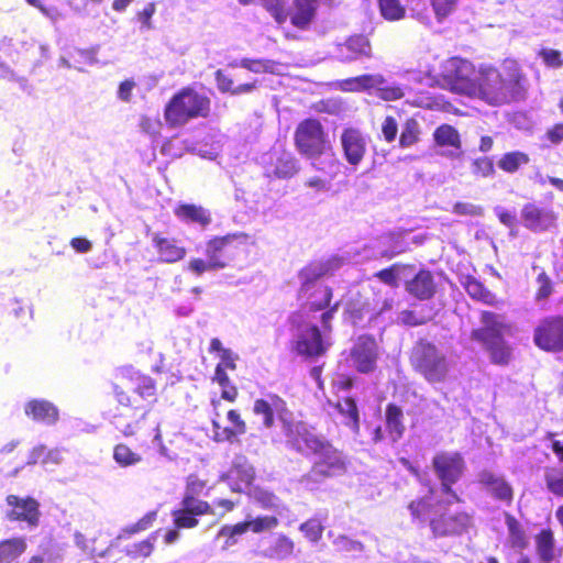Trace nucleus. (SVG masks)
I'll list each match as a JSON object with an SVG mask.
<instances>
[{
	"mask_svg": "<svg viewBox=\"0 0 563 563\" xmlns=\"http://www.w3.org/2000/svg\"><path fill=\"white\" fill-rule=\"evenodd\" d=\"M455 500H433L431 496L412 499L408 510L413 522L428 527L434 539L457 538L468 532L473 516L463 508H453Z\"/></svg>",
	"mask_w": 563,
	"mask_h": 563,
	"instance_id": "nucleus-1",
	"label": "nucleus"
},
{
	"mask_svg": "<svg viewBox=\"0 0 563 563\" xmlns=\"http://www.w3.org/2000/svg\"><path fill=\"white\" fill-rule=\"evenodd\" d=\"M112 390L120 407L133 412H141V418L148 412L145 401L150 404L157 400L155 379L132 365L119 366L115 369Z\"/></svg>",
	"mask_w": 563,
	"mask_h": 563,
	"instance_id": "nucleus-2",
	"label": "nucleus"
},
{
	"mask_svg": "<svg viewBox=\"0 0 563 563\" xmlns=\"http://www.w3.org/2000/svg\"><path fill=\"white\" fill-rule=\"evenodd\" d=\"M411 369L429 385L446 383L451 364L446 354L433 342L420 338L409 353Z\"/></svg>",
	"mask_w": 563,
	"mask_h": 563,
	"instance_id": "nucleus-3",
	"label": "nucleus"
},
{
	"mask_svg": "<svg viewBox=\"0 0 563 563\" xmlns=\"http://www.w3.org/2000/svg\"><path fill=\"white\" fill-rule=\"evenodd\" d=\"M211 113V99L192 87H184L166 103L164 118L172 128L187 124L195 119H207Z\"/></svg>",
	"mask_w": 563,
	"mask_h": 563,
	"instance_id": "nucleus-4",
	"label": "nucleus"
},
{
	"mask_svg": "<svg viewBox=\"0 0 563 563\" xmlns=\"http://www.w3.org/2000/svg\"><path fill=\"white\" fill-rule=\"evenodd\" d=\"M431 467L440 483L441 494L451 497L456 504H462L463 498L453 486L460 482L466 471L463 455L460 452L440 451L433 455Z\"/></svg>",
	"mask_w": 563,
	"mask_h": 563,
	"instance_id": "nucleus-5",
	"label": "nucleus"
},
{
	"mask_svg": "<svg viewBox=\"0 0 563 563\" xmlns=\"http://www.w3.org/2000/svg\"><path fill=\"white\" fill-rule=\"evenodd\" d=\"M476 91L471 97H477L489 104L499 106L510 102L518 92L519 79L506 80L496 69L477 74Z\"/></svg>",
	"mask_w": 563,
	"mask_h": 563,
	"instance_id": "nucleus-6",
	"label": "nucleus"
},
{
	"mask_svg": "<svg viewBox=\"0 0 563 563\" xmlns=\"http://www.w3.org/2000/svg\"><path fill=\"white\" fill-rule=\"evenodd\" d=\"M438 78L442 86L453 92L472 96L476 91L477 71L474 65L460 57H451L440 66Z\"/></svg>",
	"mask_w": 563,
	"mask_h": 563,
	"instance_id": "nucleus-7",
	"label": "nucleus"
},
{
	"mask_svg": "<svg viewBox=\"0 0 563 563\" xmlns=\"http://www.w3.org/2000/svg\"><path fill=\"white\" fill-rule=\"evenodd\" d=\"M331 273L328 262H314L306 265L299 271L300 288L299 294L320 295V298L311 301L310 311L318 312L329 307L333 298V290L330 286L317 284V282Z\"/></svg>",
	"mask_w": 563,
	"mask_h": 563,
	"instance_id": "nucleus-8",
	"label": "nucleus"
},
{
	"mask_svg": "<svg viewBox=\"0 0 563 563\" xmlns=\"http://www.w3.org/2000/svg\"><path fill=\"white\" fill-rule=\"evenodd\" d=\"M249 239L244 232L212 236L206 242L205 255L216 264L218 271L224 269L245 249Z\"/></svg>",
	"mask_w": 563,
	"mask_h": 563,
	"instance_id": "nucleus-9",
	"label": "nucleus"
},
{
	"mask_svg": "<svg viewBox=\"0 0 563 563\" xmlns=\"http://www.w3.org/2000/svg\"><path fill=\"white\" fill-rule=\"evenodd\" d=\"M309 472L303 476L307 482H321L343 475L347 470V459L331 441L313 455Z\"/></svg>",
	"mask_w": 563,
	"mask_h": 563,
	"instance_id": "nucleus-10",
	"label": "nucleus"
},
{
	"mask_svg": "<svg viewBox=\"0 0 563 563\" xmlns=\"http://www.w3.org/2000/svg\"><path fill=\"white\" fill-rule=\"evenodd\" d=\"M253 413L261 418L262 426L265 429L275 427L276 419L282 422L284 432L291 427L294 421L292 412L287 402L277 394H267L265 397L257 398L253 404Z\"/></svg>",
	"mask_w": 563,
	"mask_h": 563,
	"instance_id": "nucleus-11",
	"label": "nucleus"
},
{
	"mask_svg": "<svg viewBox=\"0 0 563 563\" xmlns=\"http://www.w3.org/2000/svg\"><path fill=\"white\" fill-rule=\"evenodd\" d=\"M213 413L211 419L213 439L217 442L234 443L239 438L246 433L247 424L236 409H230L225 415V422L221 419V400H211Z\"/></svg>",
	"mask_w": 563,
	"mask_h": 563,
	"instance_id": "nucleus-12",
	"label": "nucleus"
},
{
	"mask_svg": "<svg viewBox=\"0 0 563 563\" xmlns=\"http://www.w3.org/2000/svg\"><path fill=\"white\" fill-rule=\"evenodd\" d=\"M8 510L5 518L10 522L25 523L29 528H37L41 522V504L32 496L9 494L5 497Z\"/></svg>",
	"mask_w": 563,
	"mask_h": 563,
	"instance_id": "nucleus-13",
	"label": "nucleus"
},
{
	"mask_svg": "<svg viewBox=\"0 0 563 563\" xmlns=\"http://www.w3.org/2000/svg\"><path fill=\"white\" fill-rule=\"evenodd\" d=\"M533 341L544 352H563V314L543 318L534 328Z\"/></svg>",
	"mask_w": 563,
	"mask_h": 563,
	"instance_id": "nucleus-14",
	"label": "nucleus"
},
{
	"mask_svg": "<svg viewBox=\"0 0 563 563\" xmlns=\"http://www.w3.org/2000/svg\"><path fill=\"white\" fill-rule=\"evenodd\" d=\"M289 445L305 456H313L329 442V440L314 433L303 422H291L285 431Z\"/></svg>",
	"mask_w": 563,
	"mask_h": 563,
	"instance_id": "nucleus-15",
	"label": "nucleus"
},
{
	"mask_svg": "<svg viewBox=\"0 0 563 563\" xmlns=\"http://www.w3.org/2000/svg\"><path fill=\"white\" fill-rule=\"evenodd\" d=\"M213 514L208 501L186 494L183 496L180 508L172 511L174 527L177 529H192L199 525V516Z\"/></svg>",
	"mask_w": 563,
	"mask_h": 563,
	"instance_id": "nucleus-16",
	"label": "nucleus"
},
{
	"mask_svg": "<svg viewBox=\"0 0 563 563\" xmlns=\"http://www.w3.org/2000/svg\"><path fill=\"white\" fill-rule=\"evenodd\" d=\"M350 357L358 373L374 372L378 360V346L375 338L369 334L360 335L350 350Z\"/></svg>",
	"mask_w": 563,
	"mask_h": 563,
	"instance_id": "nucleus-17",
	"label": "nucleus"
},
{
	"mask_svg": "<svg viewBox=\"0 0 563 563\" xmlns=\"http://www.w3.org/2000/svg\"><path fill=\"white\" fill-rule=\"evenodd\" d=\"M233 493H245L255 479V468L245 456H238L230 468L221 475Z\"/></svg>",
	"mask_w": 563,
	"mask_h": 563,
	"instance_id": "nucleus-18",
	"label": "nucleus"
},
{
	"mask_svg": "<svg viewBox=\"0 0 563 563\" xmlns=\"http://www.w3.org/2000/svg\"><path fill=\"white\" fill-rule=\"evenodd\" d=\"M264 175L268 179H286L297 173V166L290 154L274 150L263 157Z\"/></svg>",
	"mask_w": 563,
	"mask_h": 563,
	"instance_id": "nucleus-19",
	"label": "nucleus"
},
{
	"mask_svg": "<svg viewBox=\"0 0 563 563\" xmlns=\"http://www.w3.org/2000/svg\"><path fill=\"white\" fill-rule=\"evenodd\" d=\"M329 343L322 338L318 325L311 324L300 334L295 343V350L299 355L316 358L327 353Z\"/></svg>",
	"mask_w": 563,
	"mask_h": 563,
	"instance_id": "nucleus-20",
	"label": "nucleus"
},
{
	"mask_svg": "<svg viewBox=\"0 0 563 563\" xmlns=\"http://www.w3.org/2000/svg\"><path fill=\"white\" fill-rule=\"evenodd\" d=\"M479 321L483 324L481 328L471 331V339L473 341H485L492 336L498 338L505 333H510V324L504 321V317L489 310H482L479 313Z\"/></svg>",
	"mask_w": 563,
	"mask_h": 563,
	"instance_id": "nucleus-21",
	"label": "nucleus"
},
{
	"mask_svg": "<svg viewBox=\"0 0 563 563\" xmlns=\"http://www.w3.org/2000/svg\"><path fill=\"white\" fill-rule=\"evenodd\" d=\"M341 62L369 59L373 56L369 38L364 34H352L338 45Z\"/></svg>",
	"mask_w": 563,
	"mask_h": 563,
	"instance_id": "nucleus-22",
	"label": "nucleus"
},
{
	"mask_svg": "<svg viewBox=\"0 0 563 563\" xmlns=\"http://www.w3.org/2000/svg\"><path fill=\"white\" fill-rule=\"evenodd\" d=\"M405 289L411 297L424 301L435 296L438 285L433 273L430 269L421 268L405 283Z\"/></svg>",
	"mask_w": 563,
	"mask_h": 563,
	"instance_id": "nucleus-23",
	"label": "nucleus"
},
{
	"mask_svg": "<svg viewBox=\"0 0 563 563\" xmlns=\"http://www.w3.org/2000/svg\"><path fill=\"white\" fill-rule=\"evenodd\" d=\"M152 243L162 263L174 264L186 257L187 250L176 238L156 232L152 235Z\"/></svg>",
	"mask_w": 563,
	"mask_h": 563,
	"instance_id": "nucleus-24",
	"label": "nucleus"
},
{
	"mask_svg": "<svg viewBox=\"0 0 563 563\" xmlns=\"http://www.w3.org/2000/svg\"><path fill=\"white\" fill-rule=\"evenodd\" d=\"M533 547L538 563H552L560 555L551 527L542 528L533 536Z\"/></svg>",
	"mask_w": 563,
	"mask_h": 563,
	"instance_id": "nucleus-25",
	"label": "nucleus"
},
{
	"mask_svg": "<svg viewBox=\"0 0 563 563\" xmlns=\"http://www.w3.org/2000/svg\"><path fill=\"white\" fill-rule=\"evenodd\" d=\"M319 0H292L288 10V18L292 26L298 30L310 27L317 16Z\"/></svg>",
	"mask_w": 563,
	"mask_h": 563,
	"instance_id": "nucleus-26",
	"label": "nucleus"
},
{
	"mask_svg": "<svg viewBox=\"0 0 563 563\" xmlns=\"http://www.w3.org/2000/svg\"><path fill=\"white\" fill-rule=\"evenodd\" d=\"M24 413L34 422L54 424L59 418L57 407L46 399H31L24 405Z\"/></svg>",
	"mask_w": 563,
	"mask_h": 563,
	"instance_id": "nucleus-27",
	"label": "nucleus"
},
{
	"mask_svg": "<svg viewBox=\"0 0 563 563\" xmlns=\"http://www.w3.org/2000/svg\"><path fill=\"white\" fill-rule=\"evenodd\" d=\"M478 483L496 499L510 504L514 497L511 486L495 473L484 470L478 474Z\"/></svg>",
	"mask_w": 563,
	"mask_h": 563,
	"instance_id": "nucleus-28",
	"label": "nucleus"
},
{
	"mask_svg": "<svg viewBox=\"0 0 563 563\" xmlns=\"http://www.w3.org/2000/svg\"><path fill=\"white\" fill-rule=\"evenodd\" d=\"M462 286L466 294L477 302H481L490 307H498L503 303V300L493 292L487 286L474 276L467 275L462 282Z\"/></svg>",
	"mask_w": 563,
	"mask_h": 563,
	"instance_id": "nucleus-29",
	"label": "nucleus"
},
{
	"mask_svg": "<svg viewBox=\"0 0 563 563\" xmlns=\"http://www.w3.org/2000/svg\"><path fill=\"white\" fill-rule=\"evenodd\" d=\"M154 442L158 445L161 454L169 460L177 459L186 452L187 440L183 433L174 432L166 440L163 439L159 428L155 430Z\"/></svg>",
	"mask_w": 563,
	"mask_h": 563,
	"instance_id": "nucleus-30",
	"label": "nucleus"
},
{
	"mask_svg": "<svg viewBox=\"0 0 563 563\" xmlns=\"http://www.w3.org/2000/svg\"><path fill=\"white\" fill-rule=\"evenodd\" d=\"M174 214L187 223H197L202 228L208 227L211 221V213L201 206L194 203H179L174 208Z\"/></svg>",
	"mask_w": 563,
	"mask_h": 563,
	"instance_id": "nucleus-31",
	"label": "nucleus"
},
{
	"mask_svg": "<svg viewBox=\"0 0 563 563\" xmlns=\"http://www.w3.org/2000/svg\"><path fill=\"white\" fill-rule=\"evenodd\" d=\"M385 427L393 441L399 440L405 433L404 412L401 407L395 402H389L386 406Z\"/></svg>",
	"mask_w": 563,
	"mask_h": 563,
	"instance_id": "nucleus-32",
	"label": "nucleus"
},
{
	"mask_svg": "<svg viewBox=\"0 0 563 563\" xmlns=\"http://www.w3.org/2000/svg\"><path fill=\"white\" fill-rule=\"evenodd\" d=\"M489 353L490 361L497 365H507L511 358V349L504 340V335L492 336L485 341H477Z\"/></svg>",
	"mask_w": 563,
	"mask_h": 563,
	"instance_id": "nucleus-33",
	"label": "nucleus"
},
{
	"mask_svg": "<svg viewBox=\"0 0 563 563\" xmlns=\"http://www.w3.org/2000/svg\"><path fill=\"white\" fill-rule=\"evenodd\" d=\"M214 79L217 82V87L220 92L222 93H231V95H244L250 93L258 86V80L254 79L251 82L241 84L238 86H234L233 79L225 74L224 70L218 69L214 73Z\"/></svg>",
	"mask_w": 563,
	"mask_h": 563,
	"instance_id": "nucleus-34",
	"label": "nucleus"
},
{
	"mask_svg": "<svg viewBox=\"0 0 563 563\" xmlns=\"http://www.w3.org/2000/svg\"><path fill=\"white\" fill-rule=\"evenodd\" d=\"M27 549L24 537H12L0 541V563L15 562Z\"/></svg>",
	"mask_w": 563,
	"mask_h": 563,
	"instance_id": "nucleus-35",
	"label": "nucleus"
},
{
	"mask_svg": "<svg viewBox=\"0 0 563 563\" xmlns=\"http://www.w3.org/2000/svg\"><path fill=\"white\" fill-rule=\"evenodd\" d=\"M323 126L314 118H307L299 122L295 132V141H323Z\"/></svg>",
	"mask_w": 563,
	"mask_h": 563,
	"instance_id": "nucleus-36",
	"label": "nucleus"
},
{
	"mask_svg": "<svg viewBox=\"0 0 563 563\" xmlns=\"http://www.w3.org/2000/svg\"><path fill=\"white\" fill-rule=\"evenodd\" d=\"M385 84L382 75L364 74L343 80L344 89L349 91H364Z\"/></svg>",
	"mask_w": 563,
	"mask_h": 563,
	"instance_id": "nucleus-37",
	"label": "nucleus"
},
{
	"mask_svg": "<svg viewBox=\"0 0 563 563\" xmlns=\"http://www.w3.org/2000/svg\"><path fill=\"white\" fill-rule=\"evenodd\" d=\"M380 16L389 22H396L405 19L407 14L406 5L401 0H376Z\"/></svg>",
	"mask_w": 563,
	"mask_h": 563,
	"instance_id": "nucleus-38",
	"label": "nucleus"
},
{
	"mask_svg": "<svg viewBox=\"0 0 563 563\" xmlns=\"http://www.w3.org/2000/svg\"><path fill=\"white\" fill-rule=\"evenodd\" d=\"M245 493L249 498L258 505L262 509L269 510L278 506V497L274 494L273 490L256 485L251 486Z\"/></svg>",
	"mask_w": 563,
	"mask_h": 563,
	"instance_id": "nucleus-39",
	"label": "nucleus"
},
{
	"mask_svg": "<svg viewBox=\"0 0 563 563\" xmlns=\"http://www.w3.org/2000/svg\"><path fill=\"white\" fill-rule=\"evenodd\" d=\"M334 408L346 418L345 424L349 426L354 432L360 430V412L356 401L352 397H345L343 401L334 405Z\"/></svg>",
	"mask_w": 563,
	"mask_h": 563,
	"instance_id": "nucleus-40",
	"label": "nucleus"
},
{
	"mask_svg": "<svg viewBox=\"0 0 563 563\" xmlns=\"http://www.w3.org/2000/svg\"><path fill=\"white\" fill-rule=\"evenodd\" d=\"M294 551V541L286 534H278L265 555L269 559L283 560L292 555Z\"/></svg>",
	"mask_w": 563,
	"mask_h": 563,
	"instance_id": "nucleus-41",
	"label": "nucleus"
},
{
	"mask_svg": "<svg viewBox=\"0 0 563 563\" xmlns=\"http://www.w3.org/2000/svg\"><path fill=\"white\" fill-rule=\"evenodd\" d=\"M212 380L217 383L221 388V399L229 402H235L239 397V389L236 386L231 384L227 371H222L221 367L214 368V375Z\"/></svg>",
	"mask_w": 563,
	"mask_h": 563,
	"instance_id": "nucleus-42",
	"label": "nucleus"
},
{
	"mask_svg": "<svg viewBox=\"0 0 563 563\" xmlns=\"http://www.w3.org/2000/svg\"><path fill=\"white\" fill-rule=\"evenodd\" d=\"M249 531L245 520L235 525H224L219 530V537L224 538L223 548L228 549L239 542V538Z\"/></svg>",
	"mask_w": 563,
	"mask_h": 563,
	"instance_id": "nucleus-43",
	"label": "nucleus"
},
{
	"mask_svg": "<svg viewBox=\"0 0 563 563\" xmlns=\"http://www.w3.org/2000/svg\"><path fill=\"white\" fill-rule=\"evenodd\" d=\"M413 264H404V263H395L389 267L383 268L374 274V277L379 279L383 284L388 285L390 287L398 286V276L397 273L399 271H413Z\"/></svg>",
	"mask_w": 563,
	"mask_h": 563,
	"instance_id": "nucleus-44",
	"label": "nucleus"
},
{
	"mask_svg": "<svg viewBox=\"0 0 563 563\" xmlns=\"http://www.w3.org/2000/svg\"><path fill=\"white\" fill-rule=\"evenodd\" d=\"M240 65L252 71V73H268V74H279L280 63L272 60V59H253V58H243L240 62Z\"/></svg>",
	"mask_w": 563,
	"mask_h": 563,
	"instance_id": "nucleus-45",
	"label": "nucleus"
},
{
	"mask_svg": "<svg viewBox=\"0 0 563 563\" xmlns=\"http://www.w3.org/2000/svg\"><path fill=\"white\" fill-rule=\"evenodd\" d=\"M113 460L121 467H128L140 463L142 456L134 452L128 444L119 443L113 448Z\"/></svg>",
	"mask_w": 563,
	"mask_h": 563,
	"instance_id": "nucleus-46",
	"label": "nucleus"
},
{
	"mask_svg": "<svg viewBox=\"0 0 563 563\" xmlns=\"http://www.w3.org/2000/svg\"><path fill=\"white\" fill-rule=\"evenodd\" d=\"M506 523L509 530L511 548L522 551L526 548V534L518 520L511 515H506Z\"/></svg>",
	"mask_w": 563,
	"mask_h": 563,
	"instance_id": "nucleus-47",
	"label": "nucleus"
},
{
	"mask_svg": "<svg viewBox=\"0 0 563 563\" xmlns=\"http://www.w3.org/2000/svg\"><path fill=\"white\" fill-rule=\"evenodd\" d=\"M324 527L317 517L309 518L299 526V531L307 540L318 543L322 539Z\"/></svg>",
	"mask_w": 563,
	"mask_h": 563,
	"instance_id": "nucleus-48",
	"label": "nucleus"
},
{
	"mask_svg": "<svg viewBox=\"0 0 563 563\" xmlns=\"http://www.w3.org/2000/svg\"><path fill=\"white\" fill-rule=\"evenodd\" d=\"M554 216L551 212L532 209L530 210V230L544 231L554 224Z\"/></svg>",
	"mask_w": 563,
	"mask_h": 563,
	"instance_id": "nucleus-49",
	"label": "nucleus"
},
{
	"mask_svg": "<svg viewBox=\"0 0 563 563\" xmlns=\"http://www.w3.org/2000/svg\"><path fill=\"white\" fill-rule=\"evenodd\" d=\"M263 8L273 16L277 24H283L288 18L285 0H261Z\"/></svg>",
	"mask_w": 563,
	"mask_h": 563,
	"instance_id": "nucleus-50",
	"label": "nucleus"
},
{
	"mask_svg": "<svg viewBox=\"0 0 563 563\" xmlns=\"http://www.w3.org/2000/svg\"><path fill=\"white\" fill-rule=\"evenodd\" d=\"M249 531L253 533H262L275 529L279 525L276 516H258L253 519L245 520Z\"/></svg>",
	"mask_w": 563,
	"mask_h": 563,
	"instance_id": "nucleus-51",
	"label": "nucleus"
},
{
	"mask_svg": "<svg viewBox=\"0 0 563 563\" xmlns=\"http://www.w3.org/2000/svg\"><path fill=\"white\" fill-rule=\"evenodd\" d=\"M429 321V317H426L421 312L411 309L401 310L397 317V323L405 327H419L427 324Z\"/></svg>",
	"mask_w": 563,
	"mask_h": 563,
	"instance_id": "nucleus-52",
	"label": "nucleus"
},
{
	"mask_svg": "<svg viewBox=\"0 0 563 563\" xmlns=\"http://www.w3.org/2000/svg\"><path fill=\"white\" fill-rule=\"evenodd\" d=\"M153 550L154 543L151 538H147L128 548L126 555L134 560L146 559L152 554Z\"/></svg>",
	"mask_w": 563,
	"mask_h": 563,
	"instance_id": "nucleus-53",
	"label": "nucleus"
},
{
	"mask_svg": "<svg viewBox=\"0 0 563 563\" xmlns=\"http://www.w3.org/2000/svg\"><path fill=\"white\" fill-rule=\"evenodd\" d=\"M527 159L526 155L519 152H511L505 154L498 162L501 169L508 173L516 172L519 166Z\"/></svg>",
	"mask_w": 563,
	"mask_h": 563,
	"instance_id": "nucleus-54",
	"label": "nucleus"
},
{
	"mask_svg": "<svg viewBox=\"0 0 563 563\" xmlns=\"http://www.w3.org/2000/svg\"><path fill=\"white\" fill-rule=\"evenodd\" d=\"M19 443L20 442L18 440H13V441H10L9 443L4 444L0 449V471L1 472L7 471V466L10 462H14V461L19 460L18 459L19 453L15 452V449L18 448Z\"/></svg>",
	"mask_w": 563,
	"mask_h": 563,
	"instance_id": "nucleus-55",
	"label": "nucleus"
},
{
	"mask_svg": "<svg viewBox=\"0 0 563 563\" xmlns=\"http://www.w3.org/2000/svg\"><path fill=\"white\" fill-rule=\"evenodd\" d=\"M157 519V510H152L146 512L142 518H140L136 522L128 526L124 531L129 534L139 533L141 531H145L153 526V523Z\"/></svg>",
	"mask_w": 563,
	"mask_h": 563,
	"instance_id": "nucleus-56",
	"label": "nucleus"
},
{
	"mask_svg": "<svg viewBox=\"0 0 563 563\" xmlns=\"http://www.w3.org/2000/svg\"><path fill=\"white\" fill-rule=\"evenodd\" d=\"M430 2L438 21L448 18L457 4V0H430Z\"/></svg>",
	"mask_w": 563,
	"mask_h": 563,
	"instance_id": "nucleus-57",
	"label": "nucleus"
},
{
	"mask_svg": "<svg viewBox=\"0 0 563 563\" xmlns=\"http://www.w3.org/2000/svg\"><path fill=\"white\" fill-rule=\"evenodd\" d=\"M187 269L195 274L196 276H201L207 272L218 271L216 264L211 263V261L208 257H206V260L200 257L191 258L187 264Z\"/></svg>",
	"mask_w": 563,
	"mask_h": 563,
	"instance_id": "nucleus-58",
	"label": "nucleus"
},
{
	"mask_svg": "<svg viewBox=\"0 0 563 563\" xmlns=\"http://www.w3.org/2000/svg\"><path fill=\"white\" fill-rule=\"evenodd\" d=\"M376 96L384 101H396L404 98L405 92L400 86L383 84L376 87Z\"/></svg>",
	"mask_w": 563,
	"mask_h": 563,
	"instance_id": "nucleus-59",
	"label": "nucleus"
},
{
	"mask_svg": "<svg viewBox=\"0 0 563 563\" xmlns=\"http://www.w3.org/2000/svg\"><path fill=\"white\" fill-rule=\"evenodd\" d=\"M452 212L457 216L482 217L484 208L472 202L457 201L453 205Z\"/></svg>",
	"mask_w": 563,
	"mask_h": 563,
	"instance_id": "nucleus-60",
	"label": "nucleus"
},
{
	"mask_svg": "<svg viewBox=\"0 0 563 563\" xmlns=\"http://www.w3.org/2000/svg\"><path fill=\"white\" fill-rule=\"evenodd\" d=\"M419 124L413 118H408L401 124L399 141H418Z\"/></svg>",
	"mask_w": 563,
	"mask_h": 563,
	"instance_id": "nucleus-61",
	"label": "nucleus"
},
{
	"mask_svg": "<svg viewBox=\"0 0 563 563\" xmlns=\"http://www.w3.org/2000/svg\"><path fill=\"white\" fill-rule=\"evenodd\" d=\"M342 145L349 163L353 165L360 163L365 152L363 143H342Z\"/></svg>",
	"mask_w": 563,
	"mask_h": 563,
	"instance_id": "nucleus-62",
	"label": "nucleus"
},
{
	"mask_svg": "<svg viewBox=\"0 0 563 563\" xmlns=\"http://www.w3.org/2000/svg\"><path fill=\"white\" fill-rule=\"evenodd\" d=\"M207 487V482L199 478L196 474H190L186 479V495L199 496Z\"/></svg>",
	"mask_w": 563,
	"mask_h": 563,
	"instance_id": "nucleus-63",
	"label": "nucleus"
},
{
	"mask_svg": "<svg viewBox=\"0 0 563 563\" xmlns=\"http://www.w3.org/2000/svg\"><path fill=\"white\" fill-rule=\"evenodd\" d=\"M547 487L555 496L563 497V470L553 475L547 476Z\"/></svg>",
	"mask_w": 563,
	"mask_h": 563,
	"instance_id": "nucleus-64",
	"label": "nucleus"
}]
</instances>
